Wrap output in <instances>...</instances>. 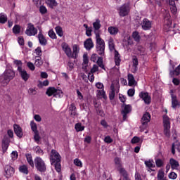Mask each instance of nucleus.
Segmentation results:
<instances>
[{"mask_svg":"<svg viewBox=\"0 0 180 180\" xmlns=\"http://www.w3.org/2000/svg\"><path fill=\"white\" fill-rule=\"evenodd\" d=\"M105 40L101 38V34L96 32V51L101 57H105Z\"/></svg>","mask_w":180,"mask_h":180,"instance_id":"nucleus-2","label":"nucleus"},{"mask_svg":"<svg viewBox=\"0 0 180 180\" xmlns=\"http://www.w3.org/2000/svg\"><path fill=\"white\" fill-rule=\"evenodd\" d=\"M84 49L87 50V51H89L90 50H92L94 49V41H92V38H89L86 39L84 42Z\"/></svg>","mask_w":180,"mask_h":180,"instance_id":"nucleus-17","label":"nucleus"},{"mask_svg":"<svg viewBox=\"0 0 180 180\" xmlns=\"http://www.w3.org/2000/svg\"><path fill=\"white\" fill-rule=\"evenodd\" d=\"M165 22H166V24L167 25V26H171V25H172V20H171L170 18L168 17H165Z\"/></svg>","mask_w":180,"mask_h":180,"instance_id":"nucleus-62","label":"nucleus"},{"mask_svg":"<svg viewBox=\"0 0 180 180\" xmlns=\"http://www.w3.org/2000/svg\"><path fill=\"white\" fill-rule=\"evenodd\" d=\"M48 34L51 39H57V35H56V33L54 32V31L53 30H50L49 31Z\"/></svg>","mask_w":180,"mask_h":180,"instance_id":"nucleus-46","label":"nucleus"},{"mask_svg":"<svg viewBox=\"0 0 180 180\" xmlns=\"http://www.w3.org/2000/svg\"><path fill=\"white\" fill-rule=\"evenodd\" d=\"M105 143L107 144H110V143H113V139L110 137V136H107L104 139Z\"/></svg>","mask_w":180,"mask_h":180,"instance_id":"nucleus-51","label":"nucleus"},{"mask_svg":"<svg viewBox=\"0 0 180 180\" xmlns=\"http://www.w3.org/2000/svg\"><path fill=\"white\" fill-rule=\"evenodd\" d=\"M132 63H133V66L135 68H137V65H139V59L137 58V56H134L133 57Z\"/></svg>","mask_w":180,"mask_h":180,"instance_id":"nucleus-48","label":"nucleus"},{"mask_svg":"<svg viewBox=\"0 0 180 180\" xmlns=\"http://www.w3.org/2000/svg\"><path fill=\"white\" fill-rule=\"evenodd\" d=\"M108 33L111 34V36H116L119 33V28L115 26H110L108 27Z\"/></svg>","mask_w":180,"mask_h":180,"instance_id":"nucleus-23","label":"nucleus"},{"mask_svg":"<svg viewBox=\"0 0 180 180\" xmlns=\"http://www.w3.org/2000/svg\"><path fill=\"white\" fill-rule=\"evenodd\" d=\"M50 161L51 165L55 167L56 172H61V156L57 150L53 149L51 152Z\"/></svg>","mask_w":180,"mask_h":180,"instance_id":"nucleus-1","label":"nucleus"},{"mask_svg":"<svg viewBox=\"0 0 180 180\" xmlns=\"http://www.w3.org/2000/svg\"><path fill=\"white\" fill-rule=\"evenodd\" d=\"M18 71L23 81L26 82L29 78H30V75L27 74V72L25 70L22 69L21 66L18 67Z\"/></svg>","mask_w":180,"mask_h":180,"instance_id":"nucleus-14","label":"nucleus"},{"mask_svg":"<svg viewBox=\"0 0 180 180\" xmlns=\"http://www.w3.org/2000/svg\"><path fill=\"white\" fill-rule=\"evenodd\" d=\"M103 56H100L98 58L97 60V65H98V67H100V68H102V70H105V65H103Z\"/></svg>","mask_w":180,"mask_h":180,"instance_id":"nucleus-37","label":"nucleus"},{"mask_svg":"<svg viewBox=\"0 0 180 180\" xmlns=\"http://www.w3.org/2000/svg\"><path fill=\"white\" fill-rule=\"evenodd\" d=\"M69 112L71 117H75V116H77V107L75 103L70 104L69 107Z\"/></svg>","mask_w":180,"mask_h":180,"instance_id":"nucleus-22","label":"nucleus"},{"mask_svg":"<svg viewBox=\"0 0 180 180\" xmlns=\"http://www.w3.org/2000/svg\"><path fill=\"white\" fill-rule=\"evenodd\" d=\"M30 126H31V130L34 132L36 133L39 131L37 130V124L34 122V121H31L30 122Z\"/></svg>","mask_w":180,"mask_h":180,"instance_id":"nucleus-41","label":"nucleus"},{"mask_svg":"<svg viewBox=\"0 0 180 180\" xmlns=\"http://www.w3.org/2000/svg\"><path fill=\"white\" fill-rule=\"evenodd\" d=\"M18 42L20 46H25V39H23V37H18Z\"/></svg>","mask_w":180,"mask_h":180,"instance_id":"nucleus-61","label":"nucleus"},{"mask_svg":"<svg viewBox=\"0 0 180 180\" xmlns=\"http://www.w3.org/2000/svg\"><path fill=\"white\" fill-rule=\"evenodd\" d=\"M75 128L76 131L79 132V131H84L85 130V127L82 126L81 123H77L75 125Z\"/></svg>","mask_w":180,"mask_h":180,"instance_id":"nucleus-38","label":"nucleus"},{"mask_svg":"<svg viewBox=\"0 0 180 180\" xmlns=\"http://www.w3.org/2000/svg\"><path fill=\"white\" fill-rule=\"evenodd\" d=\"M139 96L143 101L146 105H150V103H151V96L148 94V92L141 91Z\"/></svg>","mask_w":180,"mask_h":180,"instance_id":"nucleus-11","label":"nucleus"},{"mask_svg":"<svg viewBox=\"0 0 180 180\" xmlns=\"http://www.w3.org/2000/svg\"><path fill=\"white\" fill-rule=\"evenodd\" d=\"M128 85L129 86H133L137 85V82L134 79V76L132 74H128Z\"/></svg>","mask_w":180,"mask_h":180,"instance_id":"nucleus-21","label":"nucleus"},{"mask_svg":"<svg viewBox=\"0 0 180 180\" xmlns=\"http://www.w3.org/2000/svg\"><path fill=\"white\" fill-rule=\"evenodd\" d=\"M98 71H99V67H98L96 65H94L93 68L91 69L90 72L91 74H94V72H96Z\"/></svg>","mask_w":180,"mask_h":180,"instance_id":"nucleus-60","label":"nucleus"},{"mask_svg":"<svg viewBox=\"0 0 180 180\" xmlns=\"http://www.w3.org/2000/svg\"><path fill=\"white\" fill-rule=\"evenodd\" d=\"M171 98H172V108L173 109H176L180 107V101L178 100L176 95L174 94H171Z\"/></svg>","mask_w":180,"mask_h":180,"instance_id":"nucleus-16","label":"nucleus"},{"mask_svg":"<svg viewBox=\"0 0 180 180\" xmlns=\"http://www.w3.org/2000/svg\"><path fill=\"white\" fill-rule=\"evenodd\" d=\"M13 78H15V72L11 69L6 70L4 74L0 76V83L4 86H6L12 81Z\"/></svg>","mask_w":180,"mask_h":180,"instance_id":"nucleus-3","label":"nucleus"},{"mask_svg":"<svg viewBox=\"0 0 180 180\" xmlns=\"http://www.w3.org/2000/svg\"><path fill=\"white\" fill-rule=\"evenodd\" d=\"M89 63V59L88 58V54L84 53L83 55V63L86 65Z\"/></svg>","mask_w":180,"mask_h":180,"instance_id":"nucleus-57","label":"nucleus"},{"mask_svg":"<svg viewBox=\"0 0 180 180\" xmlns=\"http://www.w3.org/2000/svg\"><path fill=\"white\" fill-rule=\"evenodd\" d=\"M151 120V115L150 112H146L145 114H143L141 122V126L140 127L141 129H147V126L148 123H150V121Z\"/></svg>","mask_w":180,"mask_h":180,"instance_id":"nucleus-9","label":"nucleus"},{"mask_svg":"<svg viewBox=\"0 0 180 180\" xmlns=\"http://www.w3.org/2000/svg\"><path fill=\"white\" fill-rule=\"evenodd\" d=\"M37 34V30L34 27V25L32 22H29L25 31V34H27V36H36Z\"/></svg>","mask_w":180,"mask_h":180,"instance_id":"nucleus-10","label":"nucleus"},{"mask_svg":"<svg viewBox=\"0 0 180 180\" xmlns=\"http://www.w3.org/2000/svg\"><path fill=\"white\" fill-rule=\"evenodd\" d=\"M39 12L41 15H46L47 13V8L44 6H40Z\"/></svg>","mask_w":180,"mask_h":180,"instance_id":"nucleus-45","label":"nucleus"},{"mask_svg":"<svg viewBox=\"0 0 180 180\" xmlns=\"http://www.w3.org/2000/svg\"><path fill=\"white\" fill-rule=\"evenodd\" d=\"M43 65V61H41V58L40 56L37 57L35 60V65L36 67H40Z\"/></svg>","mask_w":180,"mask_h":180,"instance_id":"nucleus-42","label":"nucleus"},{"mask_svg":"<svg viewBox=\"0 0 180 180\" xmlns=\"http://www.w3.org/2000/svg\"><path fill=\"white\" fill-rule=\"evenodd\" d=\"M163 133L166 137H171V121L168 115H163Z\"/></svg>","mask_w":180,"mask_h":180,"instance_id":"nucleus-5","label":"nucleus"},{"mask_svg":"<svg viewBox=\"0 0 180 180\" xmlns=\"http://www.w3.org/2000/svg\"><path fill=\"white\" fill-rule=\"evenodd\" d=\"M131 112V105H125L124 109L121 111V114L122 115V120L124 122L127 119V115Z\"/></svg>","mask_w":180,"mask_h":180,"instance_id":"nucleus-15","label":"nucleus"},{"mask_svg":"<svg viewBox=\"0 0 180 180\" xmlns=\"http://www.w3.org/2000/svg\"><path fill=\"white\" fill-rule=\"evenodd\" d=\"M20 25H15L13 27V33L14 34H19V33H20Z\"/></svg>","mask_w":180,"mask_h":180,"instance_id":"nucleus-40","label":"nucleus"},{"mask_svg":"<svg viewBox=\"0 0 180 180\" xmlns=\"http://www.w3.org/2000/svg\"><path fill=\"white\" fill-rule=\"evenodd\" d=\"M74 164L76 165V167H80V168H82V162L79 159H75Z\"/></svg>","mask_w":180,"mask_h":180,"instance_id":"nucleus-44","label":"nucleus"},{"mask_svg":"<svg viewBox=\"0 0 180 180\" xmlns=\"http://www.w3.org/2000/svg\"><path fill=\"white\" fill-rule=\"evenodd\" d=\"M97 95H100V96H103V98H105L106 92H105V90H103V89L102 90H98Z\"/></svg>","mask_w":180,"mask_h":180,"instance_id":"nucleus-59","label":"nucleus"},{"mask_svg":"<svg viewBox=\"0 0 180 180\" xmlns=\"http://www.w3.org/2000/svg\"><path fill=\"white\" fill-rule=\"evenodd\" d=\"M101 20L99 19H97L96 22L93 23V27L95 30V34H96V32L101 29Z\"/></svg>","mask_w":180,"mask_h":180,"instance_id":"nucleus-30","label":"nucleus"},{"mask_svg":"<svg viewBox=\"0 0 180 180\" xmlns=\"http://www.w3.org/2000/svg\"><path fill=\"white\" fill-rule=\"evenodd\" d=\"M55 30L58 36H59V37H63V36L64 35V32H63V28L61 27H56Z\"/></svg>","mask_w":180,"mask_h":180,"instance_id":"nucleus-39","label":"nucleus"},{"mask_svg":"<svg viewBox=\"0 0 180 180\" xmlns=\"http://www.w3.org/2000/svg\"><path fill=\"white\" fill-rule=\"evenodd\" d=\"M170 165L172 169H176L179 167V162L174 158L170 159Z\"/></svg>","mask_w":180,"mask_h":180,"instance_id":"nucleus-31","label":"nucleus"},{"mask_svg":"<svg viewBox=\"0 0 180 180\" xmlns=\"http://www.w3.org/2000/svg\"><path fill=\"white\" fill-rule=\"evenodd\" d=\"M132 144H137V143H140V138L139 136H134L131 141Z\"/></svg>","mask_w":180,"mask_h":180,"instance_id":"nucleus-52","label":"nucleus"},{"mask_svg":"<svg viewBox=\"0 0 180 180\" xmlns=\"http://www.w3.org/2000/svg\"><path fill=\"white\" fill-rule=\"evenodd\" d=\"M130 13V4H124L119 8V15L121 18H124V16H127Z\"/></svg>","mask_w":180,"mask_h":180,"instance_id":"nucleus-8","label":"nucleus"},{"mask_svg":"<svg viewBox=\"0 0 180 180\" xmlns=\"http://www.w3.org/2000/svg\"><path fill=\"white\" fill-rule=\"evenodd\" d=\"M88 79L90 81V82H94V81H95V76L94 75V73H91V72H89Z\"/></svg>","mask_w":180,"mask_h":180,"instance_id":"nucleus-58","label":"nucleus"},{"mask_svg":"<svg viewBox=\"0 0 180 180\" xmlns=\"http://www.w3.org/2000/svg\"><path fill=\"white\" fill-rule=\"evenodd\" d=\"M155 164L158 168H161V167H162V165H164V162L161 159H157L155 160Z\"/></svg>","mask_w":180,"mask_h":180,"instance_id":"nucleus-50","label":"nucleus"},{"mask_svg":"<svg viewBox=\"0 0 180 180\" xmlns=\"http://www.w3.org/2000/svg\"><path fill=\"white\" fill-rule=\"evenodd\" d=\"M120 61H122V60L120 59V54L119 53V51H117V50H115V65L119 67V65H120Z\"/></svg>","mask_w":180,"mask_h":180,"instance_id":"nucleus-25","label":"nucleus"},{"mask_svg":"<svg viewBox=\"0 0 180 180\" xmlns=\"http://www.w3.org/2000/svg\"><path fill=\"white\" fill-rule=\"evenodd\" d=\"M38 39L41 46H47V39H46V37L41 31H40L38 34Z\"/></svg>","mask_w":180,"mask_h":180,"instance_id":"nucleus-20","label":"nucleus"},{"mask_svg":"<svg viewBox=\"0 0 180 180\" xmlns=\"http://www.w3.org/2000/svg\"><path fill=\"white\" fill-rule=\"evenodd\" d=\"M110 89H111V91L109 94V98H110V101H113L115 99V96L116 95L115 86L111 85Z\"/></svg>","mask_w":180,"mask_h":180,"instance_id":"nucleus-34","label":"nucleus"},{"mask_svg":"<svg viewBox=\"0 0 180 180\" xmlns=\"http://www.w3.org/2000/svg\"><path fill=\"white\" fill-rule=\"evenodd\" d=\"M34 141H36L37 143H39V141H40V135H39V131L37 132H34Z\"/></svg>","mask_w":180,"mask_h":180,"instance_id":"nucleus-54","label":"nucleus"},{"mask_svg":"<svg viewBox=\"0 0 180 180\" xmlns=\"http://www.w3.org/2000/svg\"><path fill=\"white\" fill-rule=\"evenodd\" d=\"M132 39H134V41L136 43H140V40H141V37H140V34L137 31H134L132 32Z\"/></svg>","mask_w":180,"mask_h":180,"instance_id":"nucleus-26","label":"nucleus"},{"mask_svg":"<svg viewBox=\"0 0 180 180\" xmlns=\"http://www.w3.org/2000/svg\"><path fill=\"white\" fill-rule=\"evenodd\" d=\"M143 30H150L153 27V22L148 18H144L141 22Z\"/></svg>","mask_w":180,"mask_h":180,"instance_id":"nucleus-13","label":"nucleus"},{"mask_svg":"<svg viewBox=\"0 0 180 180\" xmlns=\"http://www.w3.org/2000/svg\"><path fill=\"white\" fill-rule=\"evenodd\" d=\"M114 162L115 165H117V168H120L119 169L120 174L122 175L123 180H130V179L129 178V174H127V172L124 168L122 167V160H120V158L116 157L114 159Z\"/></svg>","mask_w":180,"mask_h":180,"instance_id":"nucleus-6","label":"nucleus"},{"mask_svg":"<svg viewBox=\"0 0 180 180\" xmlns=\"http://www.w3.org/2000/svg\"><path fill=\"white\" fill-rule=\"evenodd\" d=\"M175 150H177V151H179V153H180V143H172V154H173V155H175Z\"/></svg>","mask_w":180,"mask_h":180,"instance_id":"nucleus-29","label":"nucleus"},{"mask_svg":"<svg viewBox=\"0 0 180 180\" xmlns=\"http://www.w3.org/2000/svg\"><path fill=\"white\" fill-rule=\"evenodd\" d=\"M177 177H178V175L176 174V173L174 172H172L169 174V179H176Z\"/></svg>","mask_w":180,"mask_h":180,"instance_id":"nucleus-55","label":"nucleus"},{"mask_svg":"<svg viewBox=\"0 0 180 180\" xmlns=\"http://www.w3.org/2000/svg\"><path fill=\"white\" fill-rule=\"evenodd\" d=\"M8 22V16L4 13H0V23L5 25V22Z\"/></svg>","mask_w":180,"mask_h":180,"instance_id":"nucleus-36","label":"nucleus"},{"mask_svg":"<svg viewBox=\"0 0 180 180\" xmlns=\"http://www.w3.org/2000/svg\"><path fill=\"white\" fill-rule=\"evenodd\" d=\"M1 147L4 153L8 150V147H9V142H8V139H4L2 140Z\"/></svg>","mask_w":180,"mask_h":180,"instance_id":"nucleus-32","label":"nucleus"},{"mask_svg":"<svg viewBox=\"0 0 180 180\" xmlns=\"http://www.w3.org/2000/svg\"><path fill=\"white\" fill-rule=\"evenodd\" d=\"M165 173L164 171L162 170H159L158 173L157 178L159 179H165Z\"/></svg>","mask_w":180,"mask_h":180,"instance_id":"nucleus-47","label":"nucleus"},{"mask_svg":"<svg viewBox=\"0 0 180 180\" xmlns=\"http://www.w3.org/2000/svg\"><path fill=\"white\" fill-rule=\"evenodd\" d=\"M35 168L38 172L44 174L47 171V165L43 159L40 157H36L34 160Z\"/></svg>","mask_w":180,"mask_h":180,"instance_id":"nucleus-4","label":"nucleus"},{"mask_svg":"<svg viewBox=\"0 0 180 180\" xmlns=\"http://www.w3.org/2000/svg\"><path fill=\"white\" fill-rule=\"evenodd\" d=\"M12 160H17L18 154L17 151H13L11 153Z\"/></svg>","mask_w":180,"mask_h":180,"instance_id":"nucleus-64","label":"nucleus"},{"mask_svg":"<svg viewBox=\"0 0 180 180\" xmlns=\"http://www.w3.org/2000/svg\"><path fill=\"white\" fill-rule=\"evenodd\" d=\"M47 5L51 8V9H54L56 6H58V3L56 0H46Z\"/></svg>","mask_w":180,"mask_h":180,"instance_id":"nucleus-27","label":"nucleus"},{"mask_svg":"<svg viewBox=\"0 0 180 180\" xmlns=\"http://www.w3.org/2000/svg\"><path fill=\"white\" fill-rule=\"evenodd\" d=\"M137 50L138 51H139L140 56H144V51H146V50L144 49V47L139 45L137 46Z\"/></svg>","mask_w":180,"mask_h":180,"instance_id":"nucleus-49","label":"nucleus"},{"mask_svg":"<svg viewBox=\"0 0 180 180\" xmlns=\"http://www.w3.org/2000/svg\"><path fill=\"white\" fill-rule=\"evenodd\" d=\"M134 42L133 41V38L131 37H127V46H133Z\"/></svg>","mask_w":180,"mask_h":180,"instance_id":"nucleus-63","label":"nucleus"},{"mask_svg":"<svg viewBox=\"0 0 180 180\" xmlns=\"http://www.w3.org/2000/svg\"><path fill=\"white\" fill-rule=\"evenodd\" d=\"M19 172H21V174L27 175L29 174V169L26 165H23L19 167Z\"/></svg>","mask_w":180,"mask_h":180,"instance_id":"nucleus-28","label":"nucleus"},{"mask_svg":"<svg viewBox=\"0 0 180 180\" xmlns=\"http://www.w3.org/2000/svg\"><path fill=\"white\" fill-rule=\"evenodd\" d=\"M14 128V133L16 134L17 137H19V139H22L23 136V131H22V127L19 126L18 124H14L13 125Z\"/></svg>","mask_w":180,"mask_h":180,"instance_id":"nucleus-18","label":"nucleus"},{"mask_svg":"<svg viewBox=\"0 0 180 180\" xmlns=\"http://www.w3.org/2000/svg\"><path fill=\"white\" fill-rule=\"evenodd\" d=\"M34 151L36 154H39L40 155H43V154H44L43 150H41V148H40V146H36V148H34Z\"/></svg>","mask_w":180,"mask_h":180,"instance_id":"nucleus-43","label":"nucleus"},{"mask_svg":"<svg viewBox=\"0 0 180 180\" xmlns=\"http://www.w3.org/2000/svg\"><path fill=\"white\" fill-rule=\"evenodd\" d=\"M62 49H63V51L65 52V53L66 54V56L71 58L72 51H71V48L70 47V46L68 45L67 43H63Z\"/></svg>","mask_w":180,"mask_h":180,"instance_id":"nucleus-19","label":"nucleus"},{"mask_svg":"<svg viewBox=\"0 0 180 180\" xmlns=\"http://www.w3.org/2000/svg\"><path fill=\"white\" fill-rule=\"evenodd\" d=\"M46 94L48 95V96H53V98H63V96H64V93H63V91L58 90L55 87H49Z\"/></svg>","mask_w":180,"mask_h":180,"instance_id":"nucleus-7","label":"nucleus"},{"mask_svg":"<svg viewBox=\"0 0 180 180\" xmlns=\"http://www.w3.org/2000/svg\"><path fill=\"white\" fill-rule=\"evenodd\" d=\"M134 94H136V89H129L127 91L128 96H134Z\"/></svg>","mask_w":180,"mask_h":180,"instance_id":"nucleus-53","label":"nucleus"},{"mask_svg":"<svg viewBox=\"0 0 180 180\" xmlns=\"http://www.w3.org/2000/svg\"><path fill=\"white\" fill-rule=\"evenodd\" d=\"M145 165H146V167H148V168H155V165L153 164V162H151V161H146Z\"/></svg>","mask_w":180,"mask_h":180,"instance_id":"nucleus-56","label":"nucleus"},{"mask_svg":"<svg viewBox=\"0 0 180 180\" xmlns=\"http://www.w3.org/2000/svg\"><path fill=\"white\" fill-rule=\"evenodd\" d=\"M108 47L110 51H113L114 50H116L115 48V41L112 37H110L108 40Z\"/></svg>","mask_w":180,"mask_h":180,"instance_id":"nucleus-33","label":"nucleus"},{"mask_svg":"<svg viewBox=\"0 0 180 180\" xmlns=\"http://www.w3.org/2000/svg\"><path fill=\"white\" fill-rule=\"evenodd\" d=\"M25 158L29 165H30L32 168H34V162L33 161V157L32 156V154L30 153L25 154Z\"/></svg>","mask_w":180,"mask_h":180,"instance_id":"nucleus-24","label":"nucleus"},{"mask_svg":"<svg viewBox=\"0 0 180 180\" xmlns=\"http://www.w3.org/2000/svg\"><path fill=\"white\" fill-rule=\"evenodd\" d=\"M4 176L9 179L11 176H13V174H15V169L11 165H6L4 167Z\"/></svg>","mask_w":180,"mask_h":180,"instance_id":"nucleus-12","label":"nucleus"},{"mask_svg":"<svg viewBox=\"0 0 180 180\" xmlns=\"http://www.w3.org/2000/svg\"><path fill=\"white\" fill-rule=\"evenodd\" d=\"M78 46L74 45L73 46V53L72 52L71 58H77L78 57Z\"/></svg>","mask_w":180,"mask_h":180,"instance_id":"nucleus-35","label":"nucleus"}]
</instances>
